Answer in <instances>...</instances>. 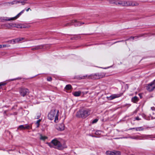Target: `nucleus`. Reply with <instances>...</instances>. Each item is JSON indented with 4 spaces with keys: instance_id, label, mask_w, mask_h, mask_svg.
Returning <instances> with one entry per match:
<instances>
[{
    "instance_id": "f257e3e1",
    "label": "nucleus",
    "mask_w": 155,
    "mask_h": 155,
    "mask_svg": "<svg viewBox=\"0 0 155 155\" xmlns=\"http://www.w3.org/2000/svg\"><path fill=\"white\" fill-rule=\"evenodd\" d=\"M48 145L50 147H54L59 150H62L64 148L60 142L57 139L53 140L50 143H47Z\"/></svg>"
},
{
    "instance_id": "f03ea898",
    "label": "nucleus",
    "mask_w": 155,
    "mask_h": 155,
    "mask_svg": "<svg viewBox=\"0 0 155 155\" xmlns=\"http://www.w3.org/2000/svg\"><path fill=\"white\" fill-rule=\"evenodd\" d=\"M59 111L58 110L55 109H52L49 113L48 115L49 119L50 120L54 119V121L57 123L58 121V116H59Z\"/></svg>"
},
{
    "instance_id": "7ed1b4c3",
    "label": "nucleus",
    "mask_w": 155,
    "mask_h": 155,
    "mask_svg": "<svg viewBox=\"0 0 155 155\" xmlns=\"http://www.w3.org/2000/svg\"><path fill=\"white\" fill-rule=\"evenodd\" d=\"M90 114V111L88 110H79L77 113L76 116L78 117L85 118Z\"/></svg>"
},
{
    "instance_id": "20e7f679",
    "label": "nucleus",
    "mask_w": 155,
    "mask_h": 155,
    "mask_svg": "<svg viewBox=\"0 0 155 155\" xmlns=\"http://www.w3.org/2000/svg\"><path fill=\"white\" fill-rule=\"evenodd\" d=\"M104 77V76L101 74H91L90 75L83 76L80 78L81 79H84L86 78L91 79H99L102 78Z\"/></svg>"
},
{
    "instance_id": "39448f33",
    "label": "nucleus",
    "mask_w": 155,
    "mask_h": 155,
    "mask_svg": "<svg viewBox=\"0 0 155 155\" xmlns=\"http://www.w3.org/2000/svg\"><path fill=\"white\" fill-rule=\"evenodd\" d=\"M24 10H22L16 16L11 18L8 17H3L1 18L2 21H11L15 20L18 18L24 12Z\"/></svg>"
},
{
    "instance_id": "423d86ee",
    "label": "nucleus",
    "mask_w": 155,
    "mask_h": 155,
    "mask_svg": "<svg viewBox=\"0 0 155 155\" xmlns=\"http://www.w3.org/2000/svg\"><path fill=\"white\" fill-rule=\"evenodd\" d=\"M138 4L135 1H125V6H137Z\"/></svg>"
},
{
    "instance_id": "0eeeda50",
    "label": "nucleus",
    "mask_w": 155,
    "mask_h": 155,
    "mask_svg": "<svg viewBox=\"0 0 155 155\" xmlns=\"http://www.w3.org/2000/svg\"><path fill=\"white\" fill-rule=\"evenodd\" d=\"M155 88V81L149 84L146 87V89L149 91H152Z\"/></svg>"
},
{
    "instance_id": "6e6552de",
    "label": "nucleus",
    "mask_w": 155,
    "mask_h": 155,
    "mask_svg": "<svg viewBox=\"0 0 155 155\" xmlns=\"http://www.w3.org/2000/svg\"><path fill=\"white\" fill-rule=\"evenodd\" d=\"M112 3H114L116 5L123 6H125V1L124 0L114 1Z\"/></svg>"
},
{
    "instance_id": "1a4fd4ad",
    "label": "nucleus",
    "mask_w": 155,
    "mask_h": 155,
    "mask_svg": "<svg viewBox=\"0 0 155 155\" xmlns=\"http://www.w3.org/2000/svg\"><path fill=\"white\" fill-rule=\"evenodd\" d=\"M27 0H15L14 1L12 2H11L10 3L12 5H13L14 4H17V3H21L22 5H24L25 3H27Z\"/></svg>"
},
{
    "instance_id": "9d476101",
    "label": "nucleus",
    "mask_w": 155,
    "mask_h": 155,
    "mask_svg": "<svg viewBox=\"0 0 155 155\" xmlns=\"http://www.w3.org/2000/svg\"><path fill=\"white\" fill-rule=\"evenodd\" d=\"M19 92L22 96H24L28 92V90L26 88H21Z\"/></svg>"
},
{
    "instance_id": "9b49d317",
    "label": "nucleus",
    "mask_w": 155,
    "mask_h": 155,
    "mask_svg": "<svg viewBox=\"0 0 155 155\" xmlns=\"http://www.w3.org/2000/svg\"><path fill=\"white\" fill-rule=\"evenodd\" d=\"M106 154L108 155H120V153L119 151H107L106 152Z\"/></svg>"
},
{
    "instance_id": "f8f14e48",
    "label": "nucleus",
    "mask_w": 155,
    "mask_h": 155,
    "mask_svg": "<svg viewBox=\"0 0 155 155\" xmlns=\"http://www.w3.org/2000/svg\"><path fill=\"white\" fill-rule=\"evenodd\" d=\"M74 24V25L75 26H79L81 25L82 23L79 21H78L77 20H72L71 24H68V25H72L73 24Z\"/></svg>"
},
{
    "instance_id": "ddd939ff",
    "label": "nucleus",
    "mask_w": 155,
    "mask_h": 155,
    "mask_svg": "<svg viewBox=\"0 0 155 155\" xmlns=\"http://www.w3.org/2000/svg\"><path fill=\"white\" fill-rule=\"evenodd\" d=\"M122 93L118 94H114L109 97V100H112L115 98H118L121 96L122 95Z\"/></svg>"
},
{
    "instance_id": "4468645a",
    "label": "nucleus",
    "mask_w": 155,
    "mask_h": 155,
    "mask_svg": "<svg viewBox=\"0 0 155 155\" xmlns=\"http://www.w3.org/2000/svg\"><path fill=\"white\" fill-rule=\"evenodd\" d=\"M57 129L60 130H63L64 129V125L63 124H60L57 127Z\"/></svg>"
},
{
    "instance_id": "2eb2a0df",
    "label": "nucleus",
    "mask_w": 155,
    "mask_h": 155,
    "mask_svg": "<svg viewBox=\"0 0 155 155\" xmlns=\"http://www.w3.org/2000/svg\"><path fill=\"white\" fill-rule=\"evenodd\" d=\"M81 94L80 91H76L73 93V94L75 96L78 97L80 96Z\"/></svg>"
},
{
    "instance_id": "dca6fc26",
    "label": "nucleus",
    "mask_w": 155,
    "mask_h": 155,
    "mask_svg": "<svg viewBox=\"0 0 155 155\" xmlns=\"http://www.w3.org/2000/svg\"><path fill=\"white\" fill-rule=\"evenodd\" d=\"M25 38H16V42L18 43L20 41H25Z\"/></svg>"
},
{
    "instance_id": "f3484780",
    "label": "nucleus",
    "mask_w": 155,
    "mask_h": 155,
    "mask_svg": "<svg viewBox=\"0 0 155 155\" xmlns=\"http://www.w3.org/2000/svg\"><path fill=\"white\" fill-rule=\"evenodd\" d=\"M139 100V99L137 97L135 96L132 99V101L134 103H136Z\"/></svg>"
},
{
    "instance_id": "a211bd4d",
    "label": "nucleus",
    "mask_w": 155,
    "mask_h": 155,
    "mask_svg": "<svg viewBox=\"0 0 155 155\" xmlns=\"http://www.w3.org/2000/svg\"><path fill=\"white\" fill-rule=\"evenodd\" d=\"M24 127H25V129H31V125H27V124H25L24 125Z\"/></svg>"
},
{
    "instance_id": "6ab92c4d",
    "label": "nucleus",
    "mask_w": 155,
    "mask_h": 155,
    "mask_svg": "<svg viewBox=\"0 0 155 155\" xmlns=\"http://www.w3.org/2000/svg\"><path fill=\"white\" fill-rule=\"evenodd\" d=\"M48 137L45 136H43L41 134H40V139L41 140H45L46 139H47Z\"/></svg>"
},
{
    "instance_id": "aec40b11",
    "label": "nucleus",
    "mask_w": 155,
    "mask_h": 155,
    "mask_svg": "<svg viewBox=\"0 0 155 155\" xmlns=\"http://www.w3.org/2000/svg\"><path fill=\"white\" fill-rule=\"evenodd\" d=\"M71 88V86L70 84L67 85L65 88V89L67 90H70Z\"/></svg>"
},
{
    "instance_id": "412c9836",
    "label": "nucleus",
    "mask_w": 155,
    "mask_h": 155,
    "mask_svg": "<svg viewBox=\"0 0 155 155\" xmlns=\"http://www.w3.org/2000/svg\"><path fill=\"white\" fill-rule=\"evenodd\" d=\"M30 27V25H22L21 28H28Z\"/></svg>"
},
{
    "instance_id": "4be33fe9",
    "label": "nucleus",
    "mask_w": 155,
    "mask_h": 155,
    "mask_svg": "<svg viewBox=\"0 0 155 155\" xmlns=\"http://www.w3.org/2000/svg\"><path fill=\"white\" fill-rule=\"evenodd\" d=\"M131 138L136 139H141V137L138 136H132Z\"/></svg>"
},
{
    "instance_id": "5701e85b",
    "label": "nucleus",
    "mask_w": 155,
    "mask_h": 155,
    "mask_svg": "<svg viewBox=\"0 0 155 155\" xmlns=\"http://www.w3.org/2000/svg\"><path fill=\"white\" fill-rule=\"evenodd\" d=\"M41 48H42V47L41 46H35L34 48H32V50H36L38 49H39Z\"/></svg>"
},
{
    "instance_id": "b1692460",
    "label": "nucleus",
    "mask_w": 155,
    "mask_h": 155,
    "mask_svg": "<svg viewBox=\"0 0 155 155\" xmlns=\"http://www.w3.org/2000/svg\"><path fill=\"white\" fill-rule=\"evenodd\" d=\"M18 129L20 130H25L24 125H21L19 126L18 128Z\"/></svg>"
},
{
    "instance_id": "393cba45",
    "label": "nucleus",
    "mask_w": 155,
    "mask_h": 155,
    "mask_svg": "<svg viewBox=\"0 0 155 155\" xmlns=\"http://www.w3.org/2000/svg\"><path fill=\"white\" fill-rule=\"evenodd\" d=\"M5 27L7 28H11L9 24H5L3 25Z\"/></svg>"
},
{
    "instance_id": "a878e982",
    "label": "nucleus",
    "mask_w": 155,
    "mask_h": 155,
    "mask_svg": "<svg viewBox=\"0 0 155 155\" xmlns=\"http://www.w3.org/2000/svg\"><path fill=\"white\" fill-rule=\"evenodd\" d=\"M133 129H135V130L137 131L142 130L143 129V128L142 127H137V128H133Z\"/></svg>"
},
{
    "instance_id": "bb28decb",
    "label": "nucleus",
    "mask_w": 155,
    "mask_h": 155,
    "mask_svg": "<svg viewBox=\"0 0 155 155\" xmlns=\"http://www.w3.org/2000/svg\"><path fill=\"white\" fill-rule=\"evenodd\" d=\"M10 26L11 28H13V27H16V24H13V23H10Z\"/></svg>"
},
{
    "instance_id": "cd10ccee",
    "label": "nucleus",
    "mask_w": 155,
    "mask_h": 155,
    "mask_svg": "<svg viewBox=\"0 0 155 155\" xmlns=\"http://www.w3.org/2000/svg\"><path fill=\"white\" fill-rule=\"evenodd\" d=\"M41 121V120H38L36 122V124H37V127H38L39 126V123Z\"/></svg>"
},
{
    "instance_id": "c85d7f7f",
    "label": "nucleus",
    "mask_w": 155,
    "mask_h": 155,
    "mask_svg": "<svg viewBox=\"0 0 155 155\" xmlns=\"http://www.w3.org/2000/svg\"><path fill=\"white\" fill-rule=\"evenodd\" d=\"M142 36V35L141 36ZM139 37H140V36H135V37H131L129 39H134L135 38V39H137V38Z\"/></svg>"
},
{
    "instance_id": "c756f323",
    "label": "nucleus",
    "mask_w": 155,
    "mask_h": 155,
    "mask_svg": "<svg viewBox=\"0 0 155 155\" xmlns=\"http://www.w3.org/2000/svg\"><path fill=\"white\" fill-rule=\"evenodd\" d=\"M22 26V25H19L16 24V27L18 28H21Z\"/></svg>"
},
{
    "instance_id": "7c9ffc66",
    "label": "nucleus",
    "mask_w": 155,
    "mask_h": 155,
    "mask_svg": "<svg viewBox=\"0 0 155 155\" xmlns=\"http://www.w3.org/2000/svg\"><path fill=\"white\" fill-rule=\"evenodd\" d=\"M16 39H13L12 40V44H14L16 43H17V42H16Z\"/></svg>"
},
{
    "instance_id": "2f4dec72",
    "label": "nucleus",
    "mask_w": 155,
    "mask_h": 155,
    "mask_svg": "<svg viewBox=\"0 0 155 155\" xmlns=\"http://www.w3.org/2000/svg\"><path fill=\"white\" fill-rule=\"evenodd\" d=\"M98 121V119H95L94 120L93 122H92V123H96Z\"/></svg>"
},
{
    "instance_id": "473e14b6",
    "label": "nucleus",
    "mask_w": 155,
    "mask_h": 155,
    "mask_svg": "<svg viewBox=\"0 0 155 155\" xmlns=\"http://www.w3.org/2000/svg\"><path fill=\"white\" fill-rule=\"evenodd\" d=\"M52 80V78L51 77H49L47 78V80L49 81H51Z\"/></svg>"
},
{
    "instance_id": "72a5a7b5",
    "label": "nucleus",
    "mask_w": 155,
    "mask_h": 155,
    "mask_svg": "<svg viewBox=\"0 0 155 155\" xmlns=\"http://www.w3.org/2000/svg\"><path fill=\"white\" fill-rule=\"evenodd\" d=\"M6 84V83L4 82L0 83V86L2 85H5Z\"/></svg>"
},
{
    "instance_id": "f704fd0d",
    "label": "nucleus",
    "mask_w": 155,
    "mask_h": 155,
    "mask_svg": "<svg viewBox=\"0 0 155 155\" xmlns=\"http://www.w3.org/2000/svg\"><path fill=\"white\" fill-rule=\"evenodd\" d=\"M136 119L137 120H140V119L138 117H137L136 118Z\"/></svg>"
},
{
    "instance_id": "c9c22d12",
    "label": "nucleus",
    "mask_w": 155,
    "mask_h": 155,
    "mask_svg": "<svg viewBox=\"0 0 155 155\" xmlns=\"http://www.w3.org/2000/svg\"><path fill=\"white\" fill-rule=\"evenodd\" d=\"M8 43H10V44H12V40H10V41H8Z\"/></svg>"
},
{
    "instance_id": "e433bc0d",
    "label": "nucleus",
    "mask_w": 155,
    "mask_h": 155,
    "mask_svg": "<svg viewBox=\"0 0 155 155\" xmlns=\"http://www.w3.org/2000/svg\"><path fill=\"white\" fill-rule=\"evenodd\" d=\"M2 48H5L7 47V45H2Z\"/></svg>"
},
{
    "instance_id": "4c0bfd02",
    "label": "nucleus",
    "mask_w": 155,
    "mask_h": 155,
    "mask_svg": "<svg viewBox=\"0 0 155 155\" xmlns=\"http://www.w3.org/2000/svg\"><path fill=\"white\" fill-rule=\"evenodd\" d=\"M151 109L152 110H155V108L154 107H151Z\"/></svg>"
},
{
    "instance_id": "58836bf2",
    "label": "nucleus",
    "mask_w": 155,
    "mask_h": 155,
    "mask_svg": "<svg viewBox=\"0 0 155 155\" xmlns=\"http://www.w3.org/2000/svg\"><path fill=\"white\" fill-rule=\"evenodd\" d=\"M40 117V115H38V116H37V119L38 118H39Z\"/></svg>"
},
{
    "instance_id": "ea45409f",
    "label": "nucleus",
    "mask_w": 155,
    "mask_h": 155,
    "mask_svg": "<svg viewBox=\"0 0 155 155\" xmlns=\"http://www.w3.org/2000/svg\"><path fill=\"white\" fill-rule=\"evenodd\" d=\"M29 9H30V8H28V9H26V11H27V12H28V11H29Z\"/></svg>"
},
{
    "instance_id": "a19ab883",
    "label": "nucleus",
    "mask_w": 155,
    "mask_h": 155,
    "mask_svg": "<svg viewBox=\"0 0 155 155\" xmlns=\"http://www.w3.org/2000/svg\"><path fill=\"white\" fill-rule=\"evenodd\" d=\"M2 48V45H0V48Z\"/></svg>"
},
{
    "instance_id": "79ce46f5",
    "label": "nucleus",
    "mask_w": 155,
    "mask_h": 155,
    "mask_svg": "<svg viewBox=\"0 0 155 155\" xmlns=\"http://www.w3.org/2000/svg\"><path fill=\"white\" fill-rule=\"evenodd\" d=\"M139 95H140V97H141V96H140V94H139Z\"/></svg>"
}]
</instances>
